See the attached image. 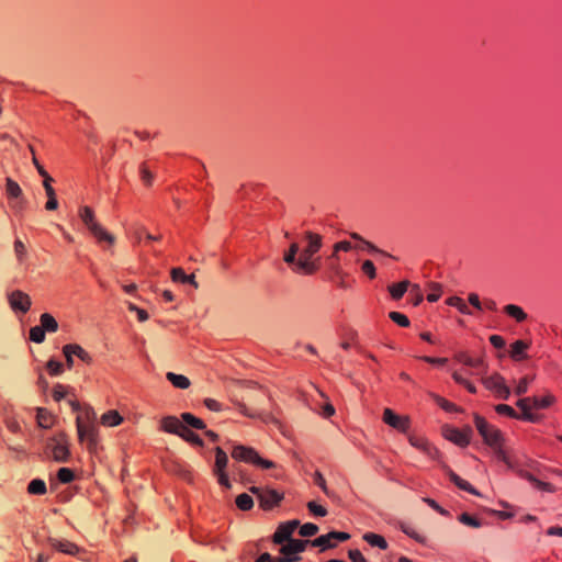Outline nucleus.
I'll return each instance as SVG.
<instances>
[{
	"label": "nucleus",
	"instance_id": "nucleus-1",
	"mask_svg": "<svg viewBox=\"0 0 562 562\" xmlns=\"http://www.w3.org/2000/svg\"><path fill=\"white\" fill-rule=\"evenodd\" d=\"M78 439L86 443L89 451H94L98 445V426L95 413L91 408L85 409L76 418Z\"/></svg>",
	"mask_w": 562,
	"mask_h": 562
},
{
	"label": "nucleus",
	"instance_id": "nucleus-2",
	"mask_svg": "<svg viewBox=\"0 0 562 562\" xmlns=\"http://www.w3.org/2000/svg\"><path fill=\"white\" fill-rule=\"evenodd\" d=\"M307 246L302 250L297 260V271L306 274H313L317 269V265L313 261V256L322 247V236L312 232H306Z\"/></svg>",
	"mask_w": 562,
	"mask_h": 562
},
{
	"label": "nucleus",
	"instance_id": "nucleus-3",
	"mask_svg": "<svg viewBox=\"0 0 562 562\" xmlns=\"http://www.w3.org/2000/svg\"><path fill=\"white\" fill-rule=\"evenodd\" d=\"M78 215L82 223L87 226L92 236L97 239L98 243H108L109 245H113L115 238L112 234L106 232L95 220L94 212L90 206H81L79 209Z\"/></svg>",
	"mask_w": 562,
	"mask_h": 562
},
{
	"label": "nucleus",
	"instance_id": "nucleus-4",
	"mask_svg": "<svg viewBox=\"0 0 562 562\" xmlns=\"http://www.w3.org/2000/svg\"><path fill=\"white\" fill-rule=\"evenodd\" d=\"M554 402V397L551 394H547L542 397L531 396L524 397L517 401L516 405L521 409V419L530 423H536L538 416L530 412L531 408L543 409L549 407Z\"/></svg>",
	"mask_w": 562,
	"mask_h": 562
},
{
	"label": "nucleus",
	"instance_id": "nucleus-5",
	"mask_svg": "<svg viewBox=\"0 0 562 562\" xmlns=\"http://www.w3.org/2000/svg\"><path fill=\"white\" fill-rule=\"evenodd\" d=\"M232 457L238 461L252 463L263 469L276 468L274 462L262 459L255 449L243 445H235L233 447Z\"/></svg>",
	"mask_w": 562,
	"mask_h": 562
},
{
	"label": "nucleus",
	"instance_id": "nucleus-6",
	"mask_svg": "<svg viewBox=\"0 0 562 562\" xmlns=\"http://www.w3.org/2000/svg\"><path fill=\"white\" fill-rule=\"evenodd\" d=\"M46 450L57 462H67L70 456L68 436L64 431L55 434L46 442Z\"/></svg>",
	"mask_w": 562,
	"mask_h": 562
},
{
	"label": "nucleus",
	"instance_id": "nucleus-7",
	"mask_svg": "<svg viewBox=\"0 0 562 562\" xmlns=\"http://www.w3.org/2000/svg\"><path fill=\"white\" fill-rule=\"evenodd\" d=\"M474 424L484 442L490 447H496L497 443L503 442L501 430L488 424L482 416L475 414Z\"/></svg>",
	"mask_w": 562,
	"mask_h": 562
},
{
	"label": "nucleus",
	"instance_id": "nucleus-8",
	"mask_svg": "<svg viewBox=\"0 0 562 562\" xmlns=\"http://www.w3.org/2000/svg\"><path fill=\"white\" fill-rule=\"evenodd\" d=\"M249 491L257 496L260 506L265 510L273 508L283 498V494L268 487L251 486Z\"/></svg>",
	"mask_w": 562,
	"mask_h": 562
},
{
	"label": "nucleus",
	"instance_id": "nucleus-9",
	"mask_svg": "<svg viewBox=\"0 0 562 562\" xmlns=\"http://www.w3.org/2000/svg\"><path fill=\"white\" fill-rule=\"evenodd\" d=\"M483 385L492 391L496 397L501 400H508L510 390L505 383V379L499 373H494L490 376H482Z\"/></svg>",
	"mask_w": 562,
	"mask_h": 562
},
{
	"label": "nucleus",
	"instance_id": "nucleus-10",
	"mask_svg": "<svg viewBox=\"0 0 562 562\" xmlns=\"http://www.w3.org/2000/svg\"><path fill=\"white\" fill-rule=\"evenodd\" d=\"M471 435L472 429L470 427H467L463 430H459L450 426H446L443 428L445 438L460 447H467L470 443Z\"/></svg>",
	"mask_w": 562,
	"mask_h": 562
},
{
	"label": "nucleus",
	"instance_id": "nucleus-11",
	"mask_svg": "<svg viewBox=\"0 0 562 562\" xmlns=\"http://www.w3.org/2000/svg\"><path fill=\"white\" fill-rule=\"evenodd\" d=\"M350 539V535L342 531H330L327 535L319 536L318 538L311 541L313 547H319L322 550L334 548L335 543L331 540L347 541Z\"/></svg>",
	"mask_w": 562,
	"mask_h": 562
},
{
	"label": "nucleus",
	"instance_id": "nucleus-12",
	"mask_svg": "<svg viewBox=\"0 0 562 562\" xmlns=\"http://www.w3.org/2000/svg\"><path fill=\"white\" fill-rule=\"evenodd\" d=\"M5 193L8 199L11 201V206L16 210H21L24 204L23 192L21 187L12 180L7 178L5 181Z\"/></svg>",
	"mask_w": 562,
	"mask_h": 562
},
{
	"label": "nucleus",
	"instance_id": "nucleus-13",
	"mask_svg": "<svg viewBox=\"0 0 562 562\" xmlns=\"http://www.w3.org/2000/svg\"><path fill=\"white\" fill-rule=\"evenodd\" d=\"M382 419L386 425L402 432H406L409 427V418L395 414L391 408L384 409Z\"/></svg>",
	"mask_w": 562,
	"mask_h": 562
},
{
	"label": "nucleus",
	"instance_id": "nucleus-14",
	"mask_svg": "<svg viewBox=\"0 0 562 562\" xmlns=\"http://www.w3.org/2000/svg\"><path fill=\"white\" fill-rule=\"evenodd\" d=\"M9 303L13 311L21 313H26L32 304L31 297L20 290H15L9 295Z\"/></svg>",
	"mask_w": 562,
	"mask_h": 562
},
{
	"label": "nucleus",
	"instance_id": "nucleus-15",
	"mask_svg": "<svg viewBox=\"0 0 562 562\" xmlns=\"http://www.w3.org/2000/svg\"><path fill=\"white\" fill-rule=\"evenodd\" d=\"M47 541L54 550L68 555H78L81 552V549L76 543L67 539L49 537Z\"/></svg>",
	"mask_w": 562,
	"mask_h": 562
},
{
	"label": "nucleus",
	"instance_id": "nucleus-16",
	"mask_svg": "<svg viewBox=\"0 0 562 562\" xmlns=\"http://www.w3.org/2000/svg\"><path fill=\"white\" fill-rule=\"evenodd\" d=\"M299 525V520H290L281 524L273 535V542L281 544L284 543L286 540L293 539L292 533L295 531Z\"/></svg>",
	"mask_w": 562,
	"mask_h": 562
},
{
	"label": "nucleus",
	"instance_id": "nucleus-17",
	"mask_svg": "<svg viewBox=\"0 0 562 562\" xmlns=\"http://www.w3.org/2000/svg\"><path fill=\"white\" fill-rule=\"evenodd\" d=\"M307 544H311L310 540L290 539L281 547L280 552L283 554L282 558L299 557L297 554L303 552Z\"/></svg>",
	"mask_w": 562,
	"mask_h": 562
},
{
	"label": "nucleus",
	"instance_id": "nucleus-18",
	"mask_svg": "<svg viewBox=\"0 0 562 562\" xmlns=\"http://www.w3.org/2000/svg\"><path fill=\"white\" fill-rule=\"evenodd\" d=\"M408 440L413 447L423 451L428 457H430V458L437 457L438 450L434 446H431V443L427 439L412 435V436H409Z\"/></svg>",
	"mask_w": 562,
	"mask_h": 562
},
{
	"label": "nucleus",
	"instance_id": "nucleus-19",
	"mask_svg": "<svg viewBox=\"0 0 562 562\" xmlns=\"http://www.w3.org/2000/svg\"><path fill=\"white\" fill-rule=\"evenodd\" d=\"M53 181H54V179L52 177H46V179L43 180V187L45 189V193L48 199L45 204V209L47 211H55L58 207L56 192H55V189L52 187Z\"/></svg>",
	"mask_w": 562,
	"mask_h": 562
},
{
	"label": "nucleus",
	"instance_id": "nucleus-20",
	"mask_svg": "<svg viewBox=\"0 0 562 562\" xmlns=\"http://www.w3.org/2000/svg\"><path fill=\"white\" fill-rule=\"evenodd\" d=\"M63 353H72L81 361L90 364L92 362V357L79 345L77 344H68L63 347Z\"/></svg>",
	"mask_w": 562,
	"mask_h": 562
},
{
	"label": "nucleus",
	"instance_id": "nucleus-21",
	"mask_svg": "<svg viewBox=\"0 0 562 562\" xmlns=\"http://www.w3.org/2000/svg\"><path fill=\"white\" fill-rule=\"evenodd\" d=\"M178 437L183 438L186 441L194 445V446H203V440L199 435L194 434L190 428L182 426L181 422L178 419Z\"/></svg>",
	"mask_w": 562,
	"mask_h": 562
},
{
	"label": "nucleus",
	"instance_id": "nucleus-22",
	"mask_svg": "<svg viewBox=\"0 0 562 562\" xmlns=\"http://www.w3.org/2000/svg\"><path fill=\"white\" fill-rule=\"evenodd\" d=\"M447 475L459 488L467 491L473 495L480 496V493L468 481L461 479L451 469H446Z\"/></svg>",
	"mask_w": 562,
	"mask_h": 562
},
{
	"label": "nucleus",
	"instance_id": "nucleus-23",
	"mask_svg": "<svg viewBox=\"0 0 562 562\" xmlns=\"http://www.w3.org/2000/svg\"><path fill=\"white\" fill-rule=\"evenodd\" d=\"M36 422L41 428H52L55 423V416L46 408L40 407L36 412Z\"/></svg>",
	"mask_w": 562,
	"mask_h": 562
},
{
	"label": "nucleus",
	"instance_id": "nucleus-24",
	"mask_svg": "<svg viewBox=\"0 0 562 562\" xmlns=\"http://www.w3.org/2000/svg\"><path fill=\"white\" fill-rule=\"evenodd\" d=\"M100 422L103 426L114 427V426H119L120 424H122L123 417L119 414L117 411L111 409L101 416Z\"/></svg>",
	"mask_w": 562,
	"mask_h": 562
},
{
	"label": "nucleus",
	"instance_id": "nucleus-25",
	"mask_svg": "<svg viewBox=\"0 0 562 562\" xmlns=\"http://www.w3.org/2000/svg\"><path fill=\"white\" fill-rule=\"evenodd\" d=\"M181 419H182V423H181L182 426H186L188 428L189 427L194 428V429H204L205 428L204 422L190 413L181 414Z\"/></svg>",
	"mask_w": 562,
	"mask_h": 562
},
{
	"label": "nucleus",
	"instance_id": "nucleus-26",
	"mask_svg": "<svg viewBox=\"0 0 562 562\" xmlns=\"http://www.w3.org/2000/svg\"><path fill=\"white\" fill-rule=\"evenodd\" d=\"M228 463V457L226 452L221 448H215V464H214V472H221L225 471Z\"/></svg>",
	"mask_w": 562,
	"mask_h": 562
},
{
	"label": "nucleus",
	"instance_id": "nucleus-27",
	"mask_svg": "<svg viewBox=\"0 0 562 562\" xmlns=\"http://www.w3.org/2000/svg\"><path fill=\"white\" fill-rule=\"evenodd\" d=\"M363 540L367 541L370 546L378 547L381 550L387 549L386 540L380 535H376L373 532H367L363 535Z\"/></svg>",
	"mask_w": 562,
	"mask_h": 562
},
{
	"label": "nucleus",
	"instance_id": "nucleus-28",
	"mask_svg": "<svg viewBox=\"0 0 562 562\" xmlns=\"http://www.w3.org/2000/svg\"><path fill=\"white\" fill-rule=\"evenodd\" d=\"M41 327L48 333H55L58 329L57 321L48 313H44L40 317Z\"/></svg>",
	"mask_w": 562,
	"mask_h": 562
},
{
	"label": "nucleus",
	"instance_id": "nucleus-29",
	"mask_svg": "<svg viewBox=\"0 0 562 562\" xmlns=\"http://www.w3.org/2000/svg\"><path fill=\"white\" fill-rule=\"evenodd\" d=\"M529 345L524 340H516L510 346V357L515 360H519L525 358V351L528 349Z\"/></svg>",
	"mask_w": 562,
	"mask_h": 562
},
{
	"label": "nucleus",
	"instance_id": "nucleus-30",
	"mask_svg": "<svg viewBox=\"0 0 562 562\" xmlns=\"http://www.w3.org/2000/svg\"><path fill=\"white\" fill-rule=\"evenodd\" d=\"M300 250V246L297 243L293 241L291 245H290V248L289 250L284 254L283 256V260L288 263V265H293L295 267V270L297 271V260L299 258H296L297 256V252Z\"/></svg>",
	"mask_w": 562,
	"mask_h": 562
},
{
	"label": "nucleus",
	"instance_id": "nucleus-31",
	"mask_svg": "<svg viewBox=\"0 0 562 562\" xmlns=\"http://www.w3.org/2000/svg\"><path fill=\"white\" fill-rule=\"evenodd\" d=\"M505 313L515 318L517 322H524L527 318V314L524 310L515 304H508L504 307Z\"/></svg>",
	"mask_w": 562,
	"mask_h": 562
},
{
	"label": "nucleus",
	"instance_id": "nucleus-32",
	"mask_svg": "<svg viewBox=\"0 0 562 562\" xmlns=\"http://www.w3.org/2000/svg\"><path fill=\"white\" fill-rule=\"evenodd\" d=\"M494 449V453L496 458L503 461L509 469H516V462H514L502 448V443H497L496 447H492Z\"/></svg>",
	"mask_w": 562,
	"mask_h": 562
},
{
	"label": "nucleus",
	"instance_id": "nucleus-33",
	"mask_svg": "<svg viewBox=\"0 0 562 562\" xmlns=\"http://www.w3.org/2000/svg\"><path fill=\"white\" fill-rule=\"evenodd\" d=\"M46 484L43 480L35 479L29 483L27 492L34 495H44L46 493Z\"/></svg>",
	"mask_w": 562,
	"mask_h": 562
},
{
	"label": "nucleus",
	"instance_id": "nucleus-34",
	"mask_svg": "<svg viewBox=\"0 0 562 562\" xmlns=\"http://www.w3.org/2000/svg\"><path fill=\"white\" fill-rule=\"evenodd\" d=\"M409 286L408 281H403L396 284H393L389 288V291L394 300H400L404 293L407 291Z\"/></svg>",
	"mask_w": 562,
	"mask_h": 562
},
{
	"label": "nucleus",
	"instance_id": "nucleus-35",
	"mask_svg": "<svg viewBox=\"0 0 562 562\" xmlns=\"http://www.w3.org/2000/svg\"><path fill=\"white\" fill-rule=\"evenodd\" d=\"M446 303L450 306L458 308V311L462 314H471V311L468 307L467 303L459 296H451L446 301Z\"/></svg>",
	"mask_w": 562,
	"mask_h": 562
},
{
	"label": "nucleus",
	"instance_id": "nucleus-36",
	"mask_svg": "<svg viewBox=\"0 0 562 562\" xmlns=\"http://www.w3.org/2000/svg\"><path fill=\"white\" fill-rule=\"evenodd\" d=\"M236 505L241 510H249L254 506V499L246 493H243L236 497Z\"/></svg>",
	"mask_w": 562,
	"mask_h": 562
},
{
	"label": "nucleus",
	"instance_id": "nucleus-37",
	"mask_svg": "<svg viewBox=\"0 0 562 562\" xmlns=\"http://www.w3.org/2000/svg\"><path fill=\"white\" fill-rule=\"evenodd\" d=\"M301 557L293 558H272L269 553H262L255 562H297Z\"/></svg>",
	"mask_w": 562,
	"mask_h": 562
},
{
	"label": "nucleus",
	"instance_id": "nucleus-38",
	"mask_svg": "<svg viewBox=\"0 0 562 562\" xmlns=\"http://www.w3.org/2000/svg\"><path fill=\"white\" fill-rule=\"evenodd\" d=\"M350 237L355 240H358L360 241L361 244H363L364 247H367L370 251L372 252H376V254H381V255H384V256H390L389 254H386L384 250L378 248L375 245H373L372 243L363 239L358 233H350Z\"/></svg>",
	"mask_w": 562,
	"mask_h": 562
},
{
	"label": "nucleus",
	"instance_id": "nucleus-39",
	"mask_svg": "<svg viewBox=\"0 0 562 562\" xmlns=\"http://www.w3.org/2000/svg\"><path fill=\"white\" fill-rule=\"evenodd\" d=\"M459 521L465 526L472 527V528H481L482 521L477 518L469 515L468 513H463L459 516Z\"/></svg>",
	"mask_w": 562,
	"mask_h": 562
},
{
	"label": "nucleus",
	"instance_id": "nucleus-40",
	"mask_svg": "<svg viewBox=\"0 0 562 562\" xmlns=\"http://www.w3.org/2000/svg\"><path fill=\"white\" fill-rule=\"evenodd\" d=\"M14 254H15L16 260L20 263H22L26 258V255H27L26 247H25L24 243L20 239H15V241H14Z\"/></svg>",
	"mask_w": 562,
	"mask_h": 562
},
{
	"label": "nucleus",
	"instance_id": "nucleus-41",
	"mask_svg": "<svg viewBox=\"0 0 562 562\" xmlns=\"http://www.w3.org/2000/svg\"><path fill=\"white\" fill-rule=\"evenodd\" d=\"M452 378H453V380H454L458 384H460V385L464 386V387H465L470 393H473V394H474V393H476V387H475V385H474V384H472V383H471L469 380H467L465 378H463L459 372H457V371H456V372H453V373H452Z\"/></svg>",
	"mask_w": 562,
	"mask_h": 562
},
{
	"label": "nucleus",
	"instance_id": "nucleus-42",
	"mask_svg": "<svg viewBox=\"0 0 562 562\" xmlns=\"http://www.w3.org/2000/svg\"><path fill=\"white\" fill-rule=\"evenodd\" d=\"M533 380L532 376H524L522 379L519 380V382L517 383L516 387H515V394L516 395H524L527 393L528 391V387H529V384L530 382Z\"/></svg>",
	"mask_w": 562,
	"mask_h": 562
},
{
	"label": "nucleus",
	"instance_id": "nucleus-43",
	"mask_svg": "<svg viewBox=\"0 0 562 562\" xmlns=\"http://www.w3.org/2000/svg\"><path fill=\"white\" fill-rule=\"evenodd\" d=\"M495 411L496 413L498 414H502V415H507L508 417H512V418H518V419H521V415H518L515 409L509 406V405H506V404H498L495 406Z\"/></svg>",
	"mask_w": 562,
	"mask_h": 562
},
{
	"label": "nucleus",
	"instance_id": "nucleus-44",
	"mask_svg": "<svg viewBox=\"0 0 562 562\" xmlns=\"http://www.w3.org/2000/svg\"><path fill=\"white\" fill-rule=\"evenodd\" d=\"M30 339L36 344L45 340V330L41 326H34L30 329Z\"/></svg>",
	"mask_w": 562,
	"mask_h": 562
},
{
	"label": "nucleus",
	"instance_id": "nucleus-45",
	"mask_svg": "<svg viewBox=\"0 0 562 562\" xmlns=\"http://www.w3.org/2000/svg\"><path fill=\"white\" fill-rule=\"evenodd\" d=\"M467 367H471V368H475V369H481V372H479V374H484L485 371H486V366H485V362H484V359L483 358H472L469 356V358L467 359V362L465 364Z\"/></svg>",
	"mask_w": 562,
	"mask_h": 562
},
{
	"label": "nucleus",
	"instance_id": "nucleus-46",
	"mask_svg": "<svg viewBox=\"0 0 562 562\" xmlns=\"http://www.w3.org/2000/svg\"><path fill=\"white\" fill-rule=\"evenodd\" d=\"M428 288L430 290V293L427 295V300L429 302L438 301L441 295V284L436 283V282H430L428 284Z\"/></svg>",
	"mask_w": 562,
	"mask_h": 562
},
{
	"label": "nucleus",
	"instance_id": "nucleus-47",
	"mask_svg": "<svg viewBox=\"0 0 562 562\" xmlns=\"http://www.w3.org/2000/svg\"><path fill=\"white\" fill-rule=\"evenodd\" d=\"M46 369L50 375H59L64 371V366L61 362L50 359L46 364Z\"/></svg>",
	"mask_w": 562,
	"mask_h": 562
},
{
	"label": "nucleus",
	"instance_id": "nucleus-48",
	"mask_svg": "<svg viewBox=\"0 0 562 562\" xmlns=\"http://www.w3.org/2000/svg\"><path fill=\"white\" fill-rule=\"evenodd\" d=\"M318 532V527L315 524L306 522L300 528V536L301 537H312L315 536Z\"/></svg>",
	"mask_w": 562,
	"mask_h": 562
},
{
	"label": "nucleus",
	"instance_id": "nucleus-49",
	"mask_svg": "<svg viewBox=\"0 0 562 562\" xmlns=\"http://www.w3.org/2000/svg\"><path fill=\"white\" fill-rule=\"evenodd\" d=\"M160 428L166 432L176 434V418L173 416L162 418Z\"/></svg>",
	"mask_w": 562,
	"mask_h": 562
},
{
	"label": "nucleus",
	"instance_id": "nucleus-50",
	"mask_svg": "<svg viewBox=\"0 0 562 562\" xmlns=\"http://www.w3.org/2000/svg\"><path fill=\"white\" fill-rule=\"evenodd\" d=\"M57 477L61 483H70L75 479L72 470L68 468H60L57 472Z\"/></svg>",
	"mask_w": 562,
	"mask_h": 562
},
{
	"label": "nucleus",
	"instance_id": "nucleus-51",
	"mask_svg": "<svg viewBox=\"0 0 562 562\" xmlns=\"http://www.w3.org/2000/svg\"><path fill=\"white\" fill-rule=\"evenodd\" d=\"M389 317L396 323L397 325L402 327H408L409 326V319L406 315L400 313V312H391L389 314Z\"/></svg>",
	"mask_w": 562,
	"mask_h": 562
},
{
	"label": "nucleus",
	"instance_id": "nucleus-52",
	"mask_svg": "<svg viewBox=\"0 0 562 562\" xmlns=\"http://www.w3.org/2000/svg\"><path fill=\"white\" fill-rule=\"evenodd\" d=\"M339 249H342V251H349L352 249V245L347 241V240H342V241H339V243H336L334 245V251L330 256L331 259H338V251Z\"/></svg>",
	"mask_w": 562,
	"mask_h": 562
},
{
	"label": "nucleus",
	"instance_id": "nucleus-53",
	"mask_svg": "<svg viewBox=\"0 0 562 562\" xmlns=\"http://www.w3.org/2000/svg\"><path fill=\"white\" fill-rule=\"evenodd\" d=\"M435 401L437 402V404L445 411L447 412H458V407L451 403V402H448L447 400L438 396V395H435L434 396Z\"/></svg>",
	"mask_w": 562,
	"mask_h": 562
},
{
	"label": "nucleus",
	"instance_id": "nucleus-54",
	"mask_svg": "<svg viewBox=\"0 0 562 562\" xmlns=\"http://www.w3.org/2000/svg\"><path fill=\"white\" fill-rule=\"evenodd\" d=\"M307 508L315 516L324 517V516L327 515V509L325 507L316 504L315 502H308L307 503Z\"/></svg>",
	"mask_w": 562,
	"mask_h": 562
},
{
	"label": "nucleus",
	"instance_id": "nucleus-55",
	"mask_svg": "<svg viewBox=\"0 0 562 562\" xmlns=\"http://www.w3.org/2000/svg\"><path fill=\"white\" fill-rule=\"evenodd\" d=\"M362 271L370 278L374 279L376 276V270L371 260H364L361 267Z\"/></svg>",
	"mask_w": 562,
	"mask_h": 562
},
{
	"label": "nucleus",
	"instance_id": "nucleus-56",
	"mask_svg": "<svg viewBox=\"0 0 562 562\" xmlns=\"http://www.w3.org/2000/svg\"><path fill=\"white\" fill-rule=\"evenodd\" d=\"M178 282L191 283L194 288H198V283L194 281V274L187 276L181 268H178Z\"/></svg>",
	"mask_w": 562,
	"mask_h": 562
},
{
	"label": "nucleus",
	"instance_id": "nucleus-57",
	"mask_svg": "<svg viewBox=\"0 0 562 562\" xmlns=\"http://www.w3.org/2000/svg\"><path fill=\"white\" fill-rule=\"evenodd\" d=\"M127 308L131 312H135L137 314V318L139 322H145L148 319V314L145 310L138 308L135 304L127 302Z\"/></svg>",
	"mask_w": 562,
	"mask_h": 562
},
{
	"label": "nucleus",
	"instance_id": "nucleus-58",
	"mask_svg": "<svg viewBox=\"0 0 562 562\" xmlns=\"http://www.w3.org/2000/svg\"><path fill=\"white\" fill-rule=\"evenodd\" d=\"M67 394V386L63 384H57L53 390V397L56 402L61 401Z\"/></svg>",
	"mask_w": 562,
	"mask_h": 562
},
{
	"label": "nucleus",
	"instance_id": "nucleus-59",
	"mask_svg": "<svg viewBox=\"0 0 562 562\" xmlns=\"http://www.w3.org/2000/svg\"><path fill=\"white\" fill-rule=\"evenodd\" d=\"M140 176H142L143 182L146 186H150L151 184L153 176H151V173L148 170L146 165H142V167H140Z\"/></svg>",
	"mask_w": 562,
	"mask_h": 562
},
{
	"label": "nucleus",
	"instance_id": "nucleus-60",
	"mask_svg": "<svg viewBox=\"0 0 562 562\" xmlns=\"http://www.w3.org/2000/svg\"><path fill=\"white\" fill-rule=\"evenodd\" d=\"M314 482L324 491L325 494H327V495L329 494L327 486H326V481L321 472H315Z\"/></svg>",
	"mask_w": 562,
	"mask_h": 562
},
{
	"label": "nucleus",
	"instance_id": "nucleus-61",
	"mask_svg": "<svg viewBox=\"0 0 562 562\" xmlns=\"http://www.w3.org/2000/svg\"><path fill=\"white\" fill-rule=\"evenodd\" d=\"M535 486L539 490H542L544 492L553 493L555 491L554 486L550 483L542 482L536 477V481L533 482Z\"/></svg>",
	"mask_w": 562,
	"mask_h": 562
},
{
	"label": "nucleus",
	"instance_id": "nucleus-62",
	"mask_svg": "<svg viewBox=\"0 0 562 562\" xmlns=\"http://www.w3.org/2000/svg\"><path fill=\"white\" fill-rule=\"evenodd\" d=\"M214 474L217 476V481L218 483L226 487V488H229L231 487V482L228 480V476L227 474L225 473V471H221V472H214Z\"/></svg>",
	"mask_w": 562,
	"mask_h": 562
},
{
	"label": "nucleus",
	"instance_id": "nucleus-63",
	"mask_svg": "<svg viewBox=\"0 0 562 562\" xmlns=\"http://www.w3.org/2000/svg\"><path fill=\"white\" fill-rule=\"evenodd\" d=\"M348 555L351 562H368L363 554L357 549L350 550Z\"/></svg>",
	"mask_w": 562,
	"mask_h": 562
},
{
	"label": "nucleus",
	"instance_id": "nucleus-64",
	"mask_svg": "<svg viewBox=\"0 0 562 562\" xmlns=\"http://www.w3.org/2000/svg\"><path fill=\"white\" fill-rule=\"evenodd\" d=\"M204 404L205 406L210 409V411H213V412H220L222 409V405L221 403H218L217 401L213 400V398H206L204 401Z\"/></svg>",
	"mask_w": 562,
	"mask_h": 562
}]
</instances>
